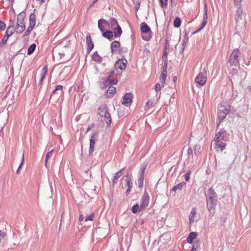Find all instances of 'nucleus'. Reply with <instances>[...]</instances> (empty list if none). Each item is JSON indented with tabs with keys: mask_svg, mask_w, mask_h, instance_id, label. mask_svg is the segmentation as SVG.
<instances>
[{
	"mask_svg": "<svg viewBox=\"0 0 251 251\" xmlns=\"http://www.w3.org/2000/svg\"><path fill=\"white\" fill-rule=\"evenodd\" d=\"M131 188H128V189H127V191H126V193H127V194H128L129 192H130V191H131Z\"/></svg>",
	"mask_w": 251,
	"mask_h": 251,
	"instance_id": "680f3d73",
	"label": "nucleus"
},
{
	"mask_svg": "<svg viewBox=\"0 0 251 251\" xmlns=\"http://www.w3.org/2000/svg\"><path fill=\"white\" fill-rule=\"evenodd\" d=\"M162 59H165V60H166V59H167V56H166V54L163 53V56H162Z\"/></svg>",
	"mask_w": 251,
	"mask_h": 251,
	"instance_id": "13d9d810",
	"label": "nucleus"
},
{
	"mask_svg": "<svg viewBox=\"0 0 251 251\" xmlns=\"http://www.w3.org/2000/svg\"><path fill=\"white\" fill-rule=\"evenodd\" d=\"M116 93V88L114 86H111L108 88V89L105 93L106 98H111Z\"/></svg>",
	"mask_w": 251,
	"mask_h": 251,
	"instance_id": "aec40b11",
	"label": "nucleus"
},
{
	"mask_svg": "<svg viewBox=\"0 0 251 251\" xmlns=\"http://www.w3.org/2000/svg\"><path fill=\"white\" fill-rule=\"evenodd\" d=\"M200 241H197L194 244L192 248L190 251H197L200 248Z\"/></svg>",
	"mask_w": 251,
	"mask_h": 251,
	"instance_id": "473e14b6",
	"label": "nucleus"
},
{
	"mask_svg": "<svg viewBox=\"0 0 251 251\" xmlns=\"http://www.w3.org/2000/svg\"><path fill=\"white\" fill-rule=\"evenodd\" d=\"M168 0H160V3L161 5V7L165 8L167 5Z\"/></svg>",
	"mask_w": 251,
	"mask_h": 251,
	"instance_id": "4c0bfd02",
	"label": "nucleus"
},
{
	"mask_svg": "<svg viewBox=\"0 0 251 251\" xmlns=\"http://www.w3.org/2000/svg\"><path fill=\"white\" fill-rule=\"evenodd\" d=\"M123 170V169L120 170L119 172H117L113 178V183L115 184L116 183V180L121 177L122 175V171Z\"/></svg>",
	"mask_w": 251,
	"mask_h": 251,
	"instance_id": "c756f323",
	"label": "nucleus"
},
{
	"mask_svg": "<svg viewBox=\"0 0 251 251\" xmlns=\"http://www.w3.org/2000/svg\"><path fill=\"white\" fill-rule=\"evenodd\" d=\"M226 141H223V142L219 141L218 142H214L215 144L214 149L216 151H223L226 145Z\"/></svg>",
	"mask_w": 251,
	"mask_h": 251,
	"instance_id": "4468645a",
	"label": "nucleus"
},
{
	"mask_svg": "<svg viewBox=\"0 0 251 251\" xmlns=\"http://www.w3.org/2000/svg\"><path fill=\"white\" fill-rule=\"evenodd\" d=\"M142 209L138 204H135L131 208V211L133 213H136L138 211H140Z\"/></svg>",
	"mask_w": 251,
	"mask_h": 251,
	"instance_id": "2f4dec72",
	"label": "nucleus"
},
{
	"mask_svg": "<svg viewBox=\"0 0 251 251\" xmlns=\"http://www.w3.org/2000/svg\"><path fill=\"white\" fill-rule=\"evenodd\" d=\"M111 51L113 54H120V43L119 42L115 41L111 44Z\"/></svg>",
	"mask_w": 251,
	"mask_h": 251,
	"instance_id": "9d476101",
	"label": "nucleus"
},
{
	"mask_svg": "<svg viewBox=\"0 0 251 251\" xmlns=\"http://www.w3.org/2000/svg\"><path fill=\"white\" fill-rule=\"evenodd\" d=\"M107 26L113 30V33L115 37H119L122 34V28L115 18H110L109 19L108 21Z\"/></svg>",
	"mask_w": 251,
	"mask_h": 251,
	"instance_id": "f03ea898",
	"label": "nucleus"
},
{
	"mask_svg": "<svg viewBox=\"0 0 251 251\" xmlns=\"http://www.w3.org/2000/svg\"><path fill=\"white\" fill-rule=\"evenodd\" d=\"M152 104H153V100H150L147 101L146 106L148 108H150V107L152 106Z\"/></svg>",
	"mask_w": 251,
	"mask_h": 251,
	"instance_id": "37998d69",
	"label": "nucleus"
},
{
	"mask_svg": "<svg viewBox=\"0 0 251 251\" xmlns=\"http://www.w3.org/2000/svg\"><path fill=\"white\" fill-rule=\"evenodd\" d=\"M62 88H63V87L62 85H58L56 87V89L53 91V93L57 94V93H58V92H59V94L60 95H61L63 93Z\"/></svg>",
	"mask_w": 251,
	"mask_h": 251,
	"instance_id": "c9c22d12",
	"label": "nucleus"
},
{
	"mask_svg": "<svg viewBox=\"0 0 251 251\" xmlns=\"http://www.w3.org/2000/svg\"><path fill=\"white\" fill-rule=\"evenodd\" d=\"M161 75H167V70L165 68H163V70L161 73Z\"/></svg>",
	"mask_w": 251,
	"mask_h": 251,
	"instance_id": "3c124183",
	"label": "nucleus"
},
{
	"mask_svg": "<svg viewBox=\"0 0 251 251\" xmlns=\"http://www.w3.org/2000/svg\"><path fill=\"white\" fill-rule=\"evenodd\" d=\"M15 24L14 22L11 20L10 21V23L9 26L6 30L5 33V36L9 38L11 35H12L15 30L14 28Z\"/></svg>",
	"mask_w": 251,
	"mask_h": 251,
	"instance_id": "f8f14e48",
	"label": "nucleus"
},
{
	"mask_svg": "<svg viewBox=\"0 0 251 251\" xmlns=\"http://www.w3.org/2000/svg\"><path fill=\"white\" fill-rule=\"evenodd\" d=\"M163 86H162V84H160V83H157L156 85H155V91L156 92H159L161 90V88L163 87Z\"/></svg>",
	"mask_w": 251,
	"mask_h": 251,
	"instance_id": "ea45409f",
	"label": "nucleus"
},
{
	"mask_svg": "<svg viewBox=\"0 0 251 251\" xmlns=\"http://www.w3.org/2000/svg\"><path fill=\"white\" fill-rule=\"evenodd\" d=\"M37 1H39V4H41L45 2V0H36Z\"/></svg>",
	"mask_w": 251,
	"mask_h": 251,
	"instance_id": "6e6d98bb",
	"label": "nucleus"
},
{
	"mask_svg": "<svg viewBox=\"0 0 251 251\" xmlns=\"http://www.w3.org/2000/svg\"><path fill=\"white\" fill-rule=\"evenodd\" d=\"M207 21V10H205V13L203 16V20L201 24V26L198 31H200L203 29L206 25Z\"/></svg>",
	"mask_w": 251,
	"mask_h": 251,
	"instance_id": "393cba45",
	"label": "nucleus"
},
{
	"mask_svg": "<svg viewBox=\"0 0 251 251\" xmlns=\"http://www.w3.org/2000/svg\"><path fill=\"white\" fill-rule=\"evenodd\" d=\"M24 154H23L22 162H21V164L20 165L19 167H18V169L17 170V174H19V171H20V170L22 166L23 165V162H24Z\"/></svg>",
	"mask_w": 251,
	"mask_h": 251,
	"instance_id": "49530a36",
	"label": "nucleus"
},
{
	"mask_svg": "<svg viewBox=\"0 0 251 251\" xmlns=\"http://www.w3.org/2000/svg\"><path fill=\"white\" fill-rule=\"evenodd\" d=\"M240 51L239 49H235L233 50L229 56L228 61V63L230 64V67L232 66L236 67L239 64V57L240 56Z\"/></svg>",
	"mask_w": 251,
	"mask_h": 251,
	"instance_id": "39448f33",
	"label": "nucleus"
},
{
	"mask_svg": "<svg viewBox=\"0 0 251 251\" xmlns=\"http://www.w3.org/2000/svg\"><path fill=\"white\" fill-rule=\"evenodd\" d=\"M145 168H144L142 169V171L141 172V175L140 176L138 179V184H139V188H142L143 186V182H144V175L145 173Z\"/></svg>",
	"mask_w": 251,
	"mask_h": 251,
	"instance_id": "5701e85b",
	"label": "nucleus"
},
{
	"mask_svg": "<svg viewBox=\"0 0 251 251\" xmlns=\"http://www.w3.org/2000/svg\"><path fill=\"white\" fill-rule=\"evenodd\" d=\"M132 94L130 93H126L123 98L122 104L126 106L130 105L132 101Z\"/></svg>",
	"mask_w": 251,
	"mask_h": 251,
	"instance_id": "ddd939ff",
	"label": "nucleus"
},
{
	"mask_svg": "<svg viewBox=\"0 0 251 251\" xmlns=\"http://www.w3.org/2000/svg\"><path fill=\"white\" fill-rule=\"evenodd\" d=\"M174 2V1H171V3L172 4Z\"/></svg>",
	"mask_w": 251,
	"mask_h": 251,
	"instance_id": "774afa93",
	"label": "nucleus"
},
{
	"mask_svg": "<svg viewBox=\"0 0 251 251\" xmlns=\"http://www.w3.org/2000/svg\"><path fill=\"white\" fill-rule=\"evenodd\" d=\"M36 45L35 44H32L28 49L27 50V54L30 55L32 54L33 51L35 50L36 48Z\"/></svg>",
	"mask_w": 251,
	"mask_h": 251,
	"instance_id": "72a5a7b5",
	"label": "nucleus"
},
{
	"mask_svg": "<svg viewBox=\"0 0 251 251\" xmlns=\"http://www.w3.org/2000/svg\"><path fill=\"white\" fill-rule=\"evenodd\" d=\"M5 26V24L4 23L0 21V30H4Z\"/></svg>",
	"mask_w": 251,
	"mask_h": 251,
	"instance_id": "de8ad7c7",
	"label": "nucleus"
},
{
	"mask_svg": "<svg viewBox=\"0 0 251 251\" xmlns=\"http://www.w3.org/2000/svg\"><path fill=\"white\" fill-rule=\"evenodd\" d=\"M29 21V26L33 28L36 24V15L34 13H32L30 15Z\"/></svg>",
	"mask_w": 251,
	"mask_h": 251,
	"instance_id": "4be33fe9",
	"label": "nucleus"
},
{
	"mask_svg": "<svg viewBox=\"0 0 251 251\" xmlns=\"http://www.w3.org/2000/svg\"><path fill=\"white\" fill-rule=\"evenodd\" d=\"M230 107L226 102L222 103L218 108L219 112H222L225 113H228L229 111Z\"/></svg>",
	"mask_w": 251,
	"mask_h": 251,
	"instance_id": "f3484780",
	"label": "nucleus"
},
{
	"mask_svg": "<svg viewBox=\"0 0 251 251\" xmlns=\"http://www.w3.org/2000/svg\"><path fill=\"white\" fill-rule=\"evenodd\" d=\"M228 113H222V112H218V118L219 120V123L217 125V126H219L220 123H221V121L224 120L226 116Z\"/></svg>",
	"mask_w": 251,
	"mask_h": 251,
	"instance_id": "cd10ccee",
	"label": "nucleus"
},
{
	"mask_svg": "<svg viewBox=\"0 0 251 251\" xmlns=\"http://www.w3.org/2000/svg\"><path fill=\"white\" fill-rule=\"evenodd\" d=\"M217 196L212 188L208 192V197L206 199L207 207L209 211L210 215L213 216L215 213V207L217 205Z\"/></svg>",
	"mask_w": 251,
	"mask_h": 251,
	"instance_id": "f257e3e1",
	"label": "nucleus"
},
{
	"mask_svg": "<svg viewBox=\"0 0 251 251\" xmlns=\"http://www.w3.org/2000/svg\"><path fill=\"white\" fill-rule=\"evenodd\" d=\"M187 152L188 154H192L193 153L192 149L191 148H189Z\"/></svg>",
	"mask_w": 251,
	"mask_h": 251,
	"instance_id": "864d4df0",
	"label": "nucleus"
},
{
	"mask_svg": "<svg viewBox=\"0 0 251 251\" xmlns=\"http://www.w3.org/2000/svg\"><path fill=\"white\" fill-rule=\"evenodd\" d=\"M114 71H111L109 73V75H108L109 77L113 76L114 75Z\"/></svg>",
	"mask_w": 251,
	"mask_h": 251,
	"instance_id": "5fc2aeb1",
	"label": "nucleus"
},
{
	"mask_svg": "<svg viewBox=\"0 0 251 251\" xmlns=\"http://www.w3.org/2000/svg\"><path fill=\"white\" fill-rule=\"evenodd\" d=\"M32 29H33V28L28 26L27 29L26 30V31L25 32V36L29 34Z\"/></svg>",
	"mask_w": 251,
	"mask_h": 251,
	"instance_id": "a18cd8bd",
	"label": "nucleus"
},
{
	"mask_svg": "<svg viewBox=\"0 0 251 251\" xmlns=\"http://www.w3.org/2000/svg\"><path fill=\"white\" fill-rule=\"evenodd\" d=\"M181 21L179 18H176L174 22V26L176 27H179L180 26Z\"/></svg>",
	"mask_w": 251,
	"mask_h": 251,
	"instance_id": "f704fd0d",
	"label": "nucleus"
},
{
	"mask_svg": "<svg viewBox=\"0 0 251 251\" xmlns=\"http://www.w3.org/2000/svg\"><path fill=\"white\" fill-rule=\"evenodd\" d=\"M5 234L0 230V242L4 239Z\"/></svg>",
	"mask_w": 251,
	"mask_h": 251,
	"instance_id": "09e8293b",
	"label": "nucleus"
},
{
	"mask_svg": "<svg viewBox=\"0 0 251 251\" xmlns=\"http://www.w3.org/2000/svg\"><path fill=\"white\" fill-rule=\"evenodd\" d=\"M197 217V211L195 208H193L189 216V219L190 222V224L192 225L194 223L195 221V219Z\"/></svg>",
	"mask_w": 251,
	"mask_h": 251,
	"instance_id": "6ab92c4d",
	"label": "nucleus"
},
{
	"mask_svg": "<svg viewBox=\"0 0 251 251\" xmlns=\"http://www.w3.org/2000/svg\"><path fill=\"white\" fill-rule=\"evenodd\" d=\"M48 72V67L47 66H45L42 70V74H41V77L40 79V82L41 83L43 81V80L44 79V78L46 76V74Z\"/></svg>",
	"mask_w": 251,
	"mask_h": 251,
	"instance_id": "7c9ffc66",
	"label": "nucleus"
},
{
	"mask_svg": "<svg viewBox=\"0 0 251 251\" xmlns=\"http://www.w3.org/2000/svg\"><path fill=\"white\" fill-rule=\"evenodd\" d=\"M84 219L83 216L82 215H80L79 216L78 220L80 222H82Z\"/></svg>",
	"mask_w": 251,
	"mask_h": 251,
	"instance_id": "603ef678",
	"label": "nucleus"
},
{
	"mask_svg": "<svg viewBox=\"0 0 251 251\" xmlns=\"http://www.w3.org/2000/svg\"><path fill=\"white\" fill-rule=\"evenodd\" d=\"M91 130V127H89L88 128H87V131H89Z\"/></svg>",
	"mask_w": 251,
	"mask_h": 251,
	"instance_id": "69168bd1",
	"label": "nucleus"
},
{
	"mask_svg": "<svg viewBox=\"0 0 251 251\" xmlns=\"http://www.w3.org/2000/svg\"><path fill=\"white\" fill-rule=\"evenodd\" d=\"M206 76L202 72H200L196 76L195 81L197 83L201 86L204 85L206 81Z\"/></svg>",
	"mask_w": 251,
	"mask_h": 251,
	"instance_id": "1a4fd4ad",
	"label": "nucleus"
},
{
	"mask_svg": "<svg viewBox=\"0 0 251 251\" xmlns=\"http://www.w3.org/2000/svg\"><path fill=\"white\" fill-rule=\"evenodd\" d=\"M191 175V171H189L185 175V179L186 181H188L190 179V176Z\"/></svg>",
	"mask_w": 251,
	"mask_h": 251,
	"instance_id": "c03bdc74",
	"label": "nucleus"
},
{
	"mask_svg": "<svg viewBox=\"0 0 251 251\" xmlns=\"http://www.w3.org/2000/svg\"><path fill=\"white\" fill-rule=\"evenodd\" d=\"M166 76L163 75H160V81L161 83L162 84V86H164V84H165V80H166Z\"/></svg>",
	"mask_w": 251,
	"mask_h": 251,
	"instance_id": "58836bf2",
	"label": "nucleus"
},
{
	"mask_svg": "<svg viewBox=\"0 0 251 251\" xmlns=\"http://www.w3.org/2000/svg\"><path fill=\"white\" fill-rule=\"evenodd\" d=\"M126 185L129 188H131L132 186V183L131 181V179L128 176L126 177Z\"/></svg>",
	"mask_w": 251,
	"mask_h": 251,
	"instance_id": "e433bc0d",
	"label": "nucleus"
},
{
	"mask_svg": "<svg viewBox=\"0 0 251 251\" xmlns=\"http://www.w3.org/2000/svg\"><path fill=\"white\" fill-rule=\"evenodd\" d=\"M163 68H165V69H166V70L167 69V62H165Z\"/></svg>",
	"mask_w": 251,
	"mask_h": 251,
	"instance_id": "4d7b16f0",
	"label": "nucleus"
},
{
	"mask_svg": "<svg viewBox=\"0 0 251 251\" xmlns=\"http://www.w3.org/2000/svg\"><path fill=\"white\" fill-rule=\"evenodd\" d=\"M97 139L98 134L96 132H93L90 139V148L89 150V153L90 155L92 154L94 151V146Z\"/></svg>",
	"mask_w": 251,
	"mask_h": 251,
	"instance_id": "6e6552de",
	"label": "nucleus"
},
{
	"mask_svg": "<svg viewBox=\"0 0 251 251\" xmlns=\"http://www.w3.org/2000/svg\"><path fill=\"white\" fill-rule=\"evenodd\" d=\"M86 40L87 44V51L90 52L94 48V44L92 43L91 36L89 34L87 35Z\"/></svg>",
	"mask_w": 251,
	"mask_h": 251,
	"instance_id": "412c9836",
	"label": "nucleus"
},
{
	"mask_svg": "<svg viewBox=\"0 0 251 251\" xmlns=\"http://www.w3.org/2000/svg\"><path fill=\"white\" fill-rule=\"evenodd\" d=\"M94 218V213H92L90 215L86 216L85 217V221H92Z\"/></svg>",
	"mask_w": 251,
	"mask_h": 251,
	"instance_id": "79ce46f5",
	"label": "nucleus"
},
{
	"mask_svg": "<svg viewBox=\"0 0 251 251\" xmlns=\"http://www.w3.org/2000/svg\"><path fill=\"white\" fill-rule=\"evenodd\" d=\"M163 53L166 54V55H167L168 53H167V52L166 50H164Z\"/></svg>",
	"mask_w": 251,
	"mask_h": 251,
	"instance_id": "0e129e2a",
	"label": "nucleus"
},
{
	"mask_svg": "<svg viewBox=\"0 0 251 251\" xmlns=\"http://www.w3.org/2000/svg\"><path fill=\"white\" fill-rule=\"evenodd\" d=\"M102 36L108 39L109 40H111L113 39V32L111 31V30H107L105 32H102Z\"/></svg>",
	"mask_w": 251,
	"mask_h": 251,
	"instance_id": "a878e982",
	"label": "nucleus"
},
{
	"mask_svg": "<svg viewBox=\"0 0 251 251\" xmlns=\"http://www.w3.org/2000/svg\"><path fill=\"white\" fill-rule=\"evenodd\" d=\"M127 60L125 58H122L119 59L115 64V67L116 69H120V70H124L126 68Z\"/></svg>",
	"mask_w": 251,
	"mask_h": 251,
	"instance_id": "9b49d317",
	"label": "nucleus"
},
{
	"mask_svg": "<svg viewBox=\"0 0 251 251\" xmlns=\"http://www.w3.org/2000/svg\"><path fill=\"white\" fill-rule=\"evenodd\" d=\"M92 59L95 61L98 62H101L102 61V58L100 56L98 52L96 51L92 55Z\"/></svg>",
	"mask_w": 251,
	"mask_h": 251,
	"instance_id": "bb28decb",
	"label": "nucleus"
},
{
	"mask_svg": "<svg viewBox=\"0 0 251 251\" xmlns=\"http://www.w3.org/2000/svg\"><path fill=\"white\" fill-rule=\"evenodd\" d=\"M97 0H95L92 4L91 5V6L93 5L97 1Z\"/></svg>",
	"mask_w": 251,
	"mask_h": 251,
	"instance_id": "e2e57ef3",
	"label": "nucleus"
},
{
	"mask_svg": "<svg viewBox=\"0 0 251 251\" xmlns=\"http://www.w3.org/2000/svg\"><path fill=\"white\" fill-rule=\"evenodd\" d=\"M25 17V13L22 12L18 15L16 27V32L18 33H22L25 29L24 20Z\"/></svg>",
	"mask_w": 251,
	"mask_h": 251,
	"instance_id": "7ed1b4c3",
	"label": "nucleus"
},
{
	"mask_svg": "<svg viewBox=\"0 0 251 251\" xmlns=\"http://www.w3.org/2000/svg\"><path fill=\"white\" fill-rule=\"evenodd\" d=\"M108 21L103 19H100L98 21V27L101 32H103L105 28V25L107 26Z\"/></svg>",
	"mask_w": 251,
	"mask_h": 251,
	"instance_id": "a211bd4d",
	"label": "nucleus"
},
{
	"mask_svg": "<svg viewBox=\"0 0 251 251\" xmlns=\"http://www.w3.org/2000/svg\"><path fill=\"white\" fill-rule=\"evenodd\" d=\"M8 38L4 36L1 42L0 43V46L2 47L6 43L8 40Z\"/></svg>",
	"mask_w": 251,
	"mask_h": 251,
	"instance_id": "a19ab883",
	"label": "nucleus"
},
{
	"mask_svg": "<svg viewBox=\"0 0 251 251\" xmlns=\"http://www.w3.org/2000/svg\"><path fill=\"white\" fill-rule=\"evenodd\" d=\"M243 0H234L235 6L237 8L235 14V20L237 22L242 19V9L241 8L240 3Z\"/></svg>",
	"mask_w": 251,
	"mask_h": 251,
	"instance_id": "0eeeda50",
	"label": "nucleus"
},
{
	"mask_svg": "<svg viewBox=\"0 0 251 251\" xmlns=\"http://www.w3.org/2000/svg\"><path fill=\"white\" fill-rule=\"evenodd\" d=\"M54 151V150H51L49 152H48V153L47 154L46 157V160H45V166L46 167L47 165V162H48V160H49L52 157Z\"/></svg>",
	"mask_w": 251,
	"mask_h": 251,
	"instance_id": "c85d7f7f",
	"label": "nucleus"
},
{
	"mask_svg": "<svg viewBox=\"0 0 251 251\" xmlns=\"http://www.w3.org/2000/svg\"><path fill=\"white\" fill-rule=\"evenodd\" d=\"M176 79V76H175V77H174V80H175Z\"/></svg>",
	"mask_w": 251,
	"mask_h": 251,
	"instance_id": "338daca9",
	"label": "nucleus"
},
{
	"mask_svg": "<svg viewBox=\"0 0 251 251\" xmlns=\"http://www.w3.org/2000/svg\"><path fill=\"white\" fill-rule=\"evenodd\" d=\"M172 189H173V190L174 191H176L177 189L176 186H176H174L173 187Z\"/></svg>",
	"mask_w": 251,
	"mask_h": 251,
	"instance_id": "052dcab7",
	"label": "nucleus"
},
{
	"mask_svg": "<svg viewBox=\"0 0 251 251\" xmlns=\"http://www.w3.org/2000/svg\"><path fill=\"white\" fill-rule=\"evenodd\" d=\"M225 131H219L217 132L216 135L214 138V142H218L219 141L223 142V141H226V140L225 139Z\"/></svg>",
	"mask_w": 251,
	"mask_h": 251,
	"instance_id": "dca6fc26",
	"label": "nucleus"
},
{
	"mask_svg": "<svg viewBox=\"0 0 251 251\" xmlns=\"http://www.w3.org/2000/svg\"><path fill=\"white\" fill-rule=\"evenodd\" d=\"M98 113L101 117H104V120L108 125L111 123L110 115L108 112L107 107L106 105L102 104L100 106L98 110Z\"/></svg>",
	"mask_w": 251,
	"mask_h": 251,
	"instance_id": "20e7f679",
	"label": "nucleus"
},
{
	"mask_svg": "<svg viewBox=\"0 0 251 251\" xmlns=\"http://www.w3.org/2000/svg\"><path fill=\"white\" fill-rule=\"evenodd\" d=\"M184 184V183H179L178 184H177L176 186L177 187V189L181 190Z\"/></svg>",
	"mask_w": 251,
	"mask_h": 251,
	"instance_id": "8fccbe9b",
	"label": "nucleus"
},
{
	"mask_svg": "<svg viewBox=\"0 0 251 251\" xmlns=\"http://www.w3.org/2000/svg\"><path fill=\"white\" fill-rule=\"evenodd\" d=\"M197 237V233L195 232H191L189 235L188 237L187 238L186 240L187 243L189 244H191L193 240L196 238Z\"/></svg>",
	"mask_w": 251,
	"mask_h": 251,
	"instance_id": "b1692460",
	"label": "nucleus"
},
{
	"mask_svg": "<svg viewBox=\"0 0 251 251\" xmlns=\"http://www.w3.org/2000/svg\"><path fill=\"white\" fill-rule=\"evenodd\" d=\"M117 81H115V80H112L111 82H110L111 84H117Z\"/></svg>",
	"mask_w": 251,
	"mask_h": 251,
	"instance_id": "bf43d9fd",
	"label": "nucleus"
},
{
	"mask_svg": "<svg viewBox=\"0 0 251 251\" xmlns=\"http://www.w3.org/2000/svg\"><path fill=\"white\" fill-rule=\"evenodd\" d=\"M149 202V197L147 193H145L141 199V203L140 206L141 209H145L148 206Z\"/></svg>",
	"mask_w": 251,
	"mask_h": 251,
	"instance_id": "2eb2a0df",
	"label": "nucleus"
},
{
	"mask_svg": "<svg viewBox=\"0 0 251 251\" xmlns=\"http://www.w3.org/2000/svg\"><path fill=\"white\" fill-rule=\"evenodd\" d=\"M141 30L142 33V37L145 41H149L151 37V31L150 27L145 23L141 24Z\"/></svg>",
	"mask_w": 251,
	"mask_h": 251,
	"instance_id": "423d86ee",
	"label": "nucleus"
}]
</instances>
